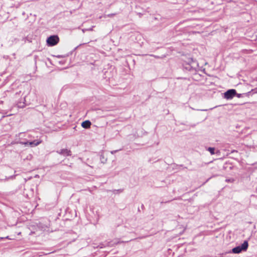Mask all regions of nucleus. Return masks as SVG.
I'll list each match as a JSON object with an SVG mask.
<instances>
[{
  "mask_svg": "<svg viewBox=\"0 0 257 257\" xmlns=\"http://www.w3.org/2000/svg\"><path fill=\"white\" fill-rule=\"evenodd\" d=\"M141 207H142V208L143 209L145 208V206H144V204H142V205Z\"/></svg>",
  "mask_w": 257,
  "mask_h": 257,
  "instance_id": "nucleus-18",
  "label": "nucleus"
},
{
  "mask_svg": "<svg viewBox=\"0 0 257 257\" xmlns=\"http://www.w3.org/2000/svg\"><path fill=\"white\" fill-rule=\"evenodd\" d=\"M120 150H121V149H119V150H114V151H112L111 152V153L112 154H114L115 153L117 152L118 151H120Z\"/></svg>",
  "mask_w": 257,
  "mask_h": 257,
  "instance_id": "nucleus-15",
  "label": "nucleus"
},
{
  "mask_svg": "<svg viewBox=\"0 0 257 257\" xmlns=\"http://www.w3.org/2000/svg\"><path fill=\"white\" fill-rule=\"evenodd\" d=\"M157 19H157V17H155V18H154V20H157Z\"/></svg>",
  "mask_w": 257,
  "mask_h": 257,
  "instance_id": "nucleus-20",
  "label": "nucleus"
},
{
  "mask_svg": "<svg viewBox=\"0 0 257 257\" xmlns=\"http://www.w3.org/2000/svg\"><path fill=\"white\" fill-rule=\"evenodd\" d=\"M99 246H100V248H102L104 246H105V245L103 243H100Z\"/></svg>",
  "mask_w": 257,
  "mask_h": 257,
  "instance_id": "nucleus-16",
  "label": "nucleus"
},
{
  "mask_svg": "<svg viewBox=\"0 0 257 257\" xmlns=\"http://www.w3.org/2000/svg\"><path fill=\"white\" fill-rule=\"evenodd\" d=\"M198 64L193 58H189L188 61L184 62L182 64L183 70L184 71H188L192 74H196Z\"/></svg>",
  "mask_w": 257,
  "mask_h": 257,
  "instance_id": "nucleus-1",
  "label": "nucleus"
},
{
  "mask_svg": "<svg viewBox=\"0 0 257 257\" xmlns=\"http://www.w3.org/2000/svg\"><path fill=\"white\" fill-rule=\"evenodd\" d=\"M237 152V151H235V150H233V151H231V153H233V152Z\"/></svg>",
  "mask_w": 257,
  "mask_h": 257,
  "instance_id": "nucleus-19",
  "label": "nucleus"
},
{
  "mask_svg": "<svg viewBox=\"0 0 257 257\" xmlns=\"http://www.w3.org/2000/svg\"><path fill=\"white\" fill-rule=\"evenodd\" d=\"M58 58H63L65 56H63V55H58L57 56Z\"/></svg>",
  "mask_w": 257,
  "mask_h": 257,
  "instance_id": "nucleus-17",
  "label": "nucleus"
},
{
  "mask_svg": "<svg viewBox=\"0 0 257 257\" xmlns=\"http://www.w3.org/2000/svg\"><path fill=\"white\" fill-rule=\"evenodd\" d=\"M211 155H214L215 154V148L213 147H209L207 149Z\"/></svg>",
  "mask_w": 257,
  "mask_h": 257,
  "instance_id": "nucleus-10",
  "label": "nucleus"
},
{
  "mask_svg": "<svg viewBox=\"0 0 257 257\" xmlns=\"http://www.w3.org/2000/svg\"><path fill=\"white\" fill-rule=\"evenodd\" d=\"M245 93H237L236 92V94H235V96L236 97H237L238 98H241V97H243V96H245Z\"/></svg>",
  "mask_w": 257,
  "mask_h": 257,
  "instance_id": "nucleus-12",
  "label": "nucleus"
},
{
  "mask_svg": "<svg viewBox=\"0 0 257 257\" xmlns=\"http://www.w3.org/2000/svg\"><path fill=\"white\" fill-rule=\"evenodd\" d=\"M123 191V189H117V190H113V192L114 193H120L121 192H122Z\"/></svg>",
  "mask_w": 257,
  "mask_h": 257,
  "instance_id": "nucleus-11",
  "label": "nucleus"
},
{
  "mask_svg": "<svg viewBox=\"0 0 257 257\" xmlns=\"http://www.w3.org/2000/svg\"><path fill=\"white\" fill-rule=\"evenodd\" d=\"M248 247V243L247 240H244L243 242L240 245H238L231 249L230 252L238 254L242 251H245L247 250Z\"/></svg>",
  "mask_w": 257,
  "mask_h": 257,
  "instance_id": "nucleus-2",
  "label": "nucleus"
},
{
  "mask_svg": "<svg viewBox=\"0 0 257 257\" xmlns=\"http://www.w3.org/2000/svg\"><path fill=\"white\" fill-rule=\"evenodd\" d=\"M91 125V123L88 120H85V121H83L81 123L82 127L84 128H86V129L90 128Z\"/></svg>",
  "mask_w": 257,
  "mask_h": 257,
  "instance_id": "nucleus-6",
  "label": "nucleus"
},
{
  "mask_svg": "<svg viewBox=\"0 0 257 257\" xmlns=\"http://www.w3.org/2000/svg\"><path fill=\"white\" fill-rule=\"evenodd\" d=\"M41 143V141L34 140L33 141L29 142V146L31 147L37 146Z\"/></svg>",
  "mask_w": 257,
  "mask_h": 257,
  "instance_id": "nucleus-7",
  "label": "nucleus"
},
{
  "mask_svg": "<svg viewBox=\"0 0 257 257\" xmlns=\"http://www.w3.org/2000/svg\"><path fill=\"white\" fill-rule=\"evenodd\" d=\"M46 42L48 46H54L59 43V38L57 35H52L48 37Z\"/></svg>",
  "mask_w": 257,
  "mask_h": 257,
  "instance_id": "nucleus-3",
  "label": "nucleus"
},
{
  "mask_svg": "<svg viewBox=\"0 0 257 257\" xmlns=\"http://www.w3.org/2000/svg\"><path fill=\"white\" fill-rule=\"evenodd\" d=\"M20 144L22 145H24L25 146H28L29 145V141L20 142Z\"/></svg>",
  "mask_w": 257,
  "mask_h": 257,
  "instance_id": "nucleus-14",
  "label": "nucleus"
},
{
  "mask_svg": "<svg viewBox=\"0 0 257 257\" xmlns=\"http://www.w3.org/2000/svg\"><path fill=\"white\" fill-rule=\"evenodd\" d=\"M229 168H230V169H232V167H231V166H230V167H229Z\"/></svg>",
  "mask_w": 257,
  "mask_h": 257,
  "instance_id": "nucleus-21",
  "label": "nucleus"
},
{
  "mask_svg": "<svg viewBox=\"0 0 257 257\" xmlns=\"http://www.w3.org/2000/svg\"><path fill=\"white\" fill-rule=\"evenodd\" d=\"M99 160L102 164H105L107 161V158L105 157L103 153H101L99 155Z\"/></svg>",
  "mask_w": 257,
  "mask_h": 257,
  "instance_id": "nucleus-9",
  "label": "nucleus"
},
{
  "mask_svg": "<svg viewBox=\"0 0 257 257\" xmlns=\"http://www.w3.org/2000/svg\"><path fill=\"white\" fill-rule=\"evenodd\" d=\"M257 93V88L252 89L250 91L245 93V96L249 97L252 95L253 94Z\"/></svg>",
  "mask_w": 257,
  "mask_h": 257,
  "instance_id": "nucleus-8",
  "label": "nucleus"
},
{
  "mask_svg": "<svg viewBox=\"0 0 257 257\" xmlns=\"http://www.w3.org/2000/svg\"><path fill=\"white\" fill-rule=\"evenodd\" d=\"M236 94V91L234 89H230L224 93V98L226 99H231Z\"/></svg>",
  "mask_w": 257,
  "mask_h": 257,
  "instance_id": "nucleus-4",
  "label": "nucleus"
},
{
  "mask_svg": "<svg viewBox=\"0 0 257 257\" xmlns=\"http://www.w3.org/2000/svg\"><path fill=\"white\" fill-rule=\"evenodd\" d=\"M56 153L64 157L71 156L72 152L70 150L68 149H62L56 151Z\"/></svg>",
  "mask_w": 257,
  "mask_h": 257,
  "instance_id": "nucleus-5",
  "label": "nucleus"
},
{
  "mask_svg": "<svg viewBox=\"0 0 257 257\" xmlns=\"http://www.w3.org/2000/svg\"><path fill=\"white\" fill-rule=\"evenodd\" d=\"M234 181V179L233 178L226 179L225 180V182L227 183H233Z\"/></svg>",
  "mask_w": 257,
  "mask_h": 257,
  "instance_id": "nucleus-13",
  "label": "nucleus"
}]
</instances>
